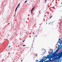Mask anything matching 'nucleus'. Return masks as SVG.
Listing matches in <instances>:
<instances>
[{
  "mask_svg": "<svg viewBox=\"0 0 62 62\" xmlns=\"http://www.w3.org/2000/svg\"><path fill=\"white\" fill-rule=\"evenodd\" d=\"M62 47V45L61 47H60L59 46H58V47L57 49V50L54 52V53L53 54H51V55H47V58L49 59L51 61V60H50L51 58H52V60H53V58H54V59L55 60L56 59V60H57V59H58V62H61L62 61V59L61 60H60L62 56V51H61L59 53V54H55L58 51V50H59L60 49L61 47ZM59 60L60 61H59Z\"/></svg>",
  "mask_w": 62,
  "mask_h": 62,
  "instance_id": "f257e3e1",
  "label": "nucleus"
},
{
  "mask_svg": "<svg viewBox=\"0 0 62 62\" xmlns=\"http://www.w3.org/2000/svg\"><path fill=\"white\" fill-rule=\"evenodd\" d=\"M62 38H61V39H59L58 41L57 42V43H58L59 42L60 44V45H58V47L59 46L60 47V48L62 46H61V44H62V40H60V39H61Z\"/></svg>",
  "mask_w": 62,
  "mask_h": 62,
  "instance_id": "f03ea898",
  "label": "nucleus"
},
{
  "mask_svg": "<svg viewBox=\"0 0 62 62\" xmlns=\"http://www.w3.org/2000/svg\"><path fill=\"white\" fill-rule=\"evenodd\" d=\"M19 6H20V3H19L17 5V7L16 9L15 10V11H16V10H17V8H18L19 7Z\"/></svg>",
  "mask_w": 62,
  "mask_h": 62,
  "instance_id": "7ed1b4c3",
  "label": "nucleus"
},
{
  "mask_svg": "<svg viewBox=\"0 0 62 62\" xmlns=\"http://www.w3.org/2000/svg\"><path fill=\"white\" fill-rule=\"evenodd\" d=\"M37 60V61H36V62H38V61H39V60Z\"/></svg>",
  "mask_w": 62,
  "mask_h": 62,
  "instance_id": "20e7f679",
  "label": "nucleus"
},
{
  "mask_svg": "<svg viewBox=\"0 0 62 62\" xmlns=\"http://www.w3.org/2000/svg\"><path fill=\"white\" fill-rule=\"evenodd\" d=\"M34 7H33V8H32V10H33V9H34Z\"/></svg>",
  "mask_w": 62,
  "mask_h": 62,
  "instance_id": "39448f33",
  "label": "nucleus"
},
{
  "mask_svg": "<svg viewBox=\"0 0 62 62\" xmlns=\"http://www.w3.org/2000/svg\"><path fill=\"white\" fill-rule=\"evenodd\" d=\"M27 2V0L24 3H25L26 2Z\"/></svg>",
  "mask_w": 62,
  "mask_h": 62,
  "instance_id": "423d86ee",
  "label": "nucleus"
},
{
  "mask_svg": "<svg viewBox=\"0 0 62 62\" xmlns=\"http://www.w3.org/2000/svg\"><path fill=\"white\" fill-rule=\"evenodd\" d=\"M52 17H53V16H51L50 18V19H51V18H52Z\"/></svg>",
  "mask_w": 62,
  "mask_h": 62,
  "instance_id": "0eeeda50",
  "label": "nucleus"
},
{
  "mask_svg": "<svg viewBox=\"0 0 62 62\" xmlns=\"http://www.w3.org/2000/svg\"><path fill=\"white\" fill-rule=\"evenodd\" d=\"M25 41V40H24L23 41H22V42H24V41Z\"/></svg>",
  "mask_w": 62,
  "mask_h": 62,
  "instance_id": "6e6552de",
  "label": "nucleus"
},
{
  "mask_svg": "<svg viewBox=\"0 0 62 62\" xmlns=\"http://www.w3.org/2000/svg\"><path fill=\"white\" fill-rule=\"evenodd\" d=\"M33 10L32 9L31 10V12H32V11H33Z\"/></svg>",
  "mask_w": 62,
  "mask_h": 62,
  "instance_id": "1a4fd4ad",
  "label": "nucleus"
},
{
  "mask_svg": "<svg viewBox=\"0 0 62 62\" xmlns=\"http://www.w3.org/2000/svg\"><path fill=\"white\" fill-rule=\"evenodd\" d=\"M8 47H9V48H10V46H9Z\"/></svg>",
  "mask_w": 62,
  "mask_h": 62,
  "instance_id": "9d476101",
  "label": "nucleus"
},
{
  "mask_svg": "<svg viewBox=\"0 0 62 62\" xmlns=\"http://www.w3.org/2000/svg\"><path fill=\"white\" fill-rule=\"evenodd\" d=\"M25 45H24L23 46H25Z\"/></svg>",
  "mask_w": 62,
  "mask_h": 62,
  "instance_id": "9b49d317",
  "label": "nucleus"
},
{
  "mask_svg": "<svg viewBox=\"0 0 62 62\" xmlns=\"http://www.w3.org/2000/svg\"><path fill=\"white\" fill-rule=\"evenodd\" d=\"M31 14H32V13H33V12H31Z\"/></svg>",
  "mask_w": 62,
  "mask_h": 62,
  "instance_id": "f8f14e48",
  "label": "nucleus"
},
{
  "mask_svg": "<svg viewBox=\"0 0 62 62\" xmlns=\"http://www.w3.org/2000/svg\"><path fill=\"white\" fill-rule=\"evenodd\" d=\"M10 24V23H8V24Z\"/></svg>",
  "mask_w": 62,
  "mask_h": 62,
  "instance_id": "ddd939ff",
  "label": "nucleus"
},
{
  "mask_svg": "<svg viewBox=\"0 0 62 62\" xmlns=\"http://www.w3.org/2000/svg\"><path fill=\"white\" fill-rule=\"evenodd\" d=\"M58 44V43H57V44L56 45H56H57V44Z\"/></svg>",
  "mask_w": 62,
  "mask_h": 62,
  "instance_id": "4468645a",
  "label": "nucleus"
},
{
  "mask_svg": "<svg viewBox=\"0 0 62 62\" xmlns=\"http://www.w3.org/2000/svg\"><path fill=\"white\" fill-rule=\"evenodd\" d=\"M23 61V60H21V62H22V61Z\"/></svg>",
  "mask_w": 62,
  "mask_h": 62,
  "instance_id": "2eb2a0df",
  "label": "nucleus"
},
{
  "mask_svg": "<svg viewBox=\"0 0 62 62\" xmlns=\"http://www.w3.org/2000/svg\"><path fill=\"white\" fill-rule=\"evenodd\" d=\"M31 48H33V46H31Z\"/></svg>",
  "mask_w": 62,
  "mask_h": 62,
  "instance_id": "dca6fc26",
  "label": "nucleus"
},
{
  "mask_svg": "<svg viewBox=\"0 0 62 62\" xmlns=\"http://www.w3.org/2000/svg\"><path fill=\"white\" fill-rule=\"evenodd\" d=\"M46 1H47V0H45V2Z\"/></svg>",
  "mask_w": 62,
  "mask_h": 62,
  "instance_id": "f3484780",
  "label": "nucleus"
},
{
  "mask_svg": "<svg viewBox=\"0 0 62 62\" xmlns=\"http://www.w3.org/2000/svg\"><path fill=\"white\" fill-rule=\"evenodd\" d=\"M14 16H15V15H14Z\"/></svg>",
  "mask_w": 62,
  "mask_h": 62,
  "instance_id": "a211bd4d",
  "label": "nucleus"
},
{
  "mask_svg": "<svg viewBox=\"0 0 62 62\" xmlns=\"http://www.w3.org/2000/svg\"><path fill=\"white\" fill-rule=\"evenodd\" d=\"M37 35L36 36V37H37Z\"/></svg>",
  "mask_w": 62,
  "mask_h": 62,
  "instance_id": "6ab92c4d",
  "label": "nucleus"
},
{
  "mask_svg": "<svg viewBox=\"0 0 62 62\" xmlns=\"http://www.w3.org/2000/svg\"><path fill=\"white\" fill-rule=\"evenodd\" d=\"M50 50H51V49H50Z\"/></svg>",
  "mask_w": 62,
  "mask_h": 62,
  "instance_id": "aec40b11",
  "label": "nucleus"
},
{
  "mask_svg": "<svg viewBox=\"0 0 62 62\" xmlns=\"http://www.w3.org/2000/svg\"><path fill=\"white\" fill-rule=\"evenodd\" d=\"M49 52H48V53H49Z\"/></svg>",
  "mask_w": 62,
  "mask_h": 62,
  "instance_id": "412c9836",
  "label": "nucleus"
},
{
  "mask_svg": "<svg viewBox=\"0 0 62 62\" xmlns=\"http://www.w3.org/2000/svg\"><path fill=\"white\" fill-rule=\"evenodd\" d=\"M62 57V58H62V57Z\"/></svg>",
  "mask_w": 62,
  "mask_h": 62,
  "instance_id": "4be33fe9",
  "label": "nucleus"
}]
</instances>
